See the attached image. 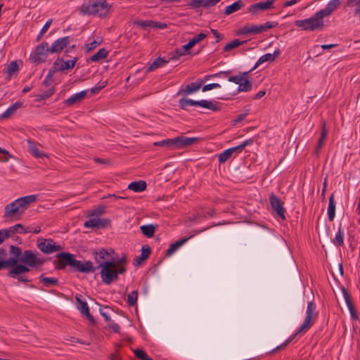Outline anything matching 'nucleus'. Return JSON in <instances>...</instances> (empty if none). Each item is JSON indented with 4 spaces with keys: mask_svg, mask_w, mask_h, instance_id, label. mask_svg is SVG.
<instances>
[{
    "mask_svg": "<svg viewBox=\"0 0 360 360\" xmlns=\"http://www.w3.org/2000/svg\"><path fill=\"white\" fill-rule=\"evenodd\" d=\"M245 43H246V41H240L238 39H236L231 42L225 45L223 48V51H229L234 48L238 47L239 46L244 44Z\"/></svg>",
    "mask_w": 360,
    "mask_h": 360,
    "instance_id": "37998d69",
    "label": "nucleus"
},
{
    "mask_svg": "<svg viewBox=\"0 0 360 360\" xmlns=\"http://www.w3.org/2000/svg\"><path fill=\"white\" fill-rule=\"evenodd\" d=\"M105 212V207L99 206L97 208L92 210L89 214L87 219L84 226L86 228H90L92 229H100L110 225V220L107 219H101L100 216Z\"/></svg>",
    "mask_w": 360,
    "mask_h": 360,
    "instance_id": "20e7f679",
    "label": "nucleus"
},
{
    "mask_svg": "<svg viewBox=\"0 0 360 360\" xmlns=\"http://www.w3.org/2000/svg\"><path fill=\"white\" fill-rule=\"evenodd\" d=\"M134 25L141 27V28L146 29L147 27H151L153 25L152 20H136L134 22Z\"/></svg>",
    "mask_w": 360,
    "mask_h": 360,
    "instance_id": "3c124183",
    "label": "nucleus"
},
{
    "mask_svg": "<svg viewBox=\"0 0 360 360\" xmlns=\"http://www.w3.org/2000/svg\"><path fill=\"white\" fill-rule=\"evenodd\" d=\"M239 91H249L252 89V82L247 79V76H245L243 82H240L238 84Z\"/></svg>",
    "mask_w": 360,
    "mask_h": 360,
    "instance_id": "a18cd8bd",
    "label": "nucleus"
},
{
    "mask_svg": "<svg viewBox=\"0 0 360 360\" xmlns=\"http://www.w3.org/2000/svg\"><path fill=\"white\" fill-rule=\"evenodd\" d=\"M219 0H203V7L209 8L216 5Z\"/></svg>",
    "mask_w": 360,
    "mask_h": 360,
    "instance_id": "0e129e2a",
    "label": "nucleus"
},
{
    "mask_svg": "<svg viewBox=\"0 0 360 360\" xmlns=\"http://www.w3.org/2000/svg\"><path fill=\"white\" fill-rule=\"evenodd\" d=\"M40 282L43 283L46 287L56 286L58 285V280L56 278L45 277L44 275L39 276Z\"/></svg>",
    "mask_w": 360,
    "mask_h": 360,
    "instance_id": "4c0bfd02",
    "label": "nucleus"
},
{
    "mask_svg": "<svg viewBox=\"0 0 360 360\" xmlns=\"http://www.w3.org/2000/svg\"><path fill=\"white\" fill-rule=\"evenodd\" d=\"M335 215V202L334 200V194L332 193L329 198L328 207V217L330 221H333Z\"/></svg>",
    "mask_w": 360,
    "mask_h": 360,
    "instance_id": "f704fd0d",
    "label": "nucleus"
},
{
    "mask_svg": "<svg viewBox=\"0 0 360 360\" xmlns=\"http://www.w3.org/2000/svg\"><path fill=\"white\" fill-rule=\"evenodd\" d=\"M342 0H331L330 1L324 8L319 11L323 18L330 16L335 11H336L340 6Z\"/></svg>",
    "mask_w": 360,
    "mask_h": 360,
    "instance_id": "a211bd4d",
    "label": "nucleus"
},
{
    "mask_svg": "<svg viewBox=\"0 0 360 360\" xmlns=\"http://www.w3.org/2000/svg\"><path fill=\"white\" fill-rule=\"evenodd\" d=\"M37 198L36 195H25L7 204L4 209L3 217L6 220L20 219Z\"/></svg>",
    "mask_w": 360,
    "mask_h": 360,
    "instance_id": "7ed1b4c3",
    "label": "nucleus"
},
{
    "mask_svg": "<svg viewBox=\"0 0 360 360\" xmlns=\"http://www.w3.org/2000/svg\"><path fill=\"white\" fill-rule=\"evenodd\" d=\"M44 260L37 258L36 255L30 250H25L22 253V250H20L19 262L20 264L25 265L27 267H35L41 266L44 263Z\"/></svg>",
    "mask_w": 360,
    "mask_h": 360,
    "instance_id": "1a4fd4ad",
    "label": "nucleus"
},
{
    "mask_svg": "<svg viewBox=\"0 0 360 360\" xmlns=\"http://www.w3.org/2000/svg\"><path fill=\"white\" fill-rule=\"evenodd\" d=\"M154 146L166 147L169 149H179L177 137L174 139H167L160 141L155 142Z\"/></svg>",
    "mask_w": 360,
    "mask_h": 360,
    "instance_id": "b1692460",
    "label": "nucleus"
},
{
    "mask_svg": "<svg viewBox=\"0 0 360 360\" xmlns=\"http://www.w3.org/2000/svg\"><path fill=\"white\" fill-rule=\"evenodd\" d=\"M75 300L77 304V308L80 312L84 315L86 319H88L92 324L95 323L94 319L90 314L87 303L82 301L78 295H76Z\"/></svg>",
    "mask_w": 360,
    "mask_h": 360,
    "instance_id": "f3484780",
    "label": "nucleus"
},
{
    "mask_svg": "<svg viewBox=\"0 0 360 360\" xmlns=\"http://www.w3.org/2000/svg\"><path fill=\"white\" fill-rule=\"evenodd\" d=\"M316 309V304L313 302H309L307 304V316L314 317V311Z\"/></svg>",
    "mask_w": 360,
    "mask_h": 360,
    "instance_id": "5fc2aeb1",
    "label": "nucleus"
},
{
    "mask_svg": "<svg viewBox=\"0 0 360 360\" xmlns=\"http://www.w3.org/2000/svg\"><path fill=\"white\" fill-rule=\"evenodd\" d=\"M22 249H0V270L9 269L7 276H14L30 271L29 267L19 264L20 250Z\"/></svg>",
    "mask_w": 360,
    "mask_h": 360,
    "instance_id": "f257e3e1",
    "label": "nucleus"
},
{
    "mask_svg": "<svg viewBox=\"0 0 360 360\" xmlns=\"http://www.w3.org/2000/svg\"><path fill=\"white\" fill-rule=\"evenodd\" d=\"M244 6H245V4L243 1L238 0V1H235L233 4H232L229 6H227L225 8L224 14L226 15H231V14L239 11L242 8H243Z\"/></svg>",
    "mask_w": 360,
    "mask_h": 360,
    "instance_id": "c756f323",
    "label": "nucleus"
},
{
    "mask_svg": "<svg viewBox=\"0 0 360 360\" xmlns=\"http://www.w3.org/2000/svg\"><path fill=\"white\" fill-rule=\"evenodd\" d=\"M248 111L249 110H247L245 112L241 113V114L237 115L236 118L233 121L234 123H238V122L243 121L245 118V117L248 115Z\"/></svg>",
    "mask_w": 360,
    "mask_h": 360,
    "instance_id": "774afa93",
    "label": "nucleus"
},
{
    "mask_svg": "<svg viewBox=\"0 0 360 360\" xmlns=\"http://www.w3.org/2000/svg\"><path fill=\"white\" fill-rule=\"evenodd\" d=\"M191 48L187 43L180 48L176 49L173 53H171L169 59L172 60H177L184 56L191 54Z\"/></svg>",
    "mask_w": 360,
    "mask_h": 360,
    "instance_id": "aec40b11",
    "label": "nucleus"
},
{
    "mask_svg": "<svg viewBox=\"0 0 360 360\" xmlns=\"http://www.w3.org/2000/svg\"><path fill=\"white\" fill-rule=\"evenodd\" d=\"M179 105L180 108L185 110H187V108L189 105L200 106L211 110L214 112H217L220 110V107L218 105V103L217 101L208 100L194 101L190 98H181L179 101Z\"/></svg>",
    "mask_w": 360,
    "mask_h": 360,
    "instance_id": "0eeeda50",
    "label": "nucleus"
},
{
    "mask_svg": "<svg viewBox=\"0 0 360 360\" xmlns=\"http://www.w3.org/2000/svg\"><path fill=\"white\" fill-rule=\"evenodd\" d=\"M27 233V229H25L22 224H17L8 229H4L0 230V245L6 239L11 238L13 243L9 245V248H18L17 246L22 244V239L16 233Z\"/></svg>",
    "mask_w": 360,
    "mask_h": 360,
    "instance_id": "39448f33",
    "label": "nucleus"
},
{
    "mask_svg": "<svg viewBox=\"0 0 360 360\" xmlns=\"http://www.w3.org/2000/svg\"><path fill=\"white\" fill-rule=\"evenodd\" d=\"M267 9H269V3H266L265 1H260L250 6L248 8V12L255 15L260 11H265Z\"/></svg>",
    "mask_w": 360,
    "mask_h": 360,
    "instance_id": "cd10ccee",
    "label": "nucleus"
},
{
    "mask_svg": "<svg viewBox=\"0 0 360 360\" xmlns=\"http://www.w3.org/2000/svg\"><path fill=\"white\" fill-rule=\"evenodd\" d=\"M250 72H252L251 70L248 72H240L238 75L235 76L229 77L228 81L239 84L240 82L243 81L245 76H248Z\"/></svg>",
    "mask_w": 360,
    "mask_h": 360,
    "instance_id": "58836bf2",
    "label": "nucleus"
},
{
    "mask_svg": "<svg viewBox=\"0 0 360 360\" xmlns=\"http://www.w3.org/2000/svg\"><path fill=\"white\" fill-rule=\"evenodd\" d=\"M142 233L147 237L154 235L155 227L153 224L143 225L140 227Z\"/></svg>",
    "mask_w": 360,
    "mask_h": 360,
    "instance_id": "ea45409f",
    "label": "nucleus"
},
{
    "mask_svg": "<svg viewBox=\"0 0 360 360\" xmlns=\"http://www.w3.org/2000/svg\"><path fill=\"white\" fill-rule=\"evenodd\" d=\"M253 142H254L253 139H250L245 140V141H243L242 143H240V145H238L237 146L241 153L245 149V148L246 146L252 145L253 143Z\"/></svg>",
    "mask_w": 360,
    "mask_h": 360,
    "instance_id": "13d9d810",
    "label": "nucleus"
},
{
    "mask_svg": "<svg viewBox=\"0 0 360 360\" xmlns=\"http://www.w3.org/2000/svg\"><path fill=\"white\" fill-rule=\"evenodd\" d=\"M328 131L326 129V125L325 121L322 122L321 125V136L319 139L317 146L315 149V154L316 156L319 155L320 150L322 148V147L324 145L325 140L327 137Z\"/></svg>",
    "mask_w": 360,
    "mask_h": 360,
    "instance_id": "a878e982",
    "label": "nucleus"
},
{
    "mask_svg": "<svg viewBox=\"0 0 360 360\" xmlns=\"http://www.w3.org/2000/svg\"><path fill=\"white\" fill-rule=\"evenodd\" d=\"M207 37V32H202L200 34L195 35L194 37L191 39L188 44L190 46L191 48L193 47L195 44L200 43L203 39H205Z\"/></svg>",
    "mask_w": 360,
    "mask_h": 360,
    "instance_id": "e433bc0d",
    "label": "nucleus"
},
{
    "mask_svg": "<svg viewBox=\"0 0 360 360\" xmlns=\"http://www.w3.org/2000/svg\"><path fill=\"white\" fill-rule=\"evenodd\" d=\"M323 18V16L318 11L309 18L295 20V25L306 31L322 30L324 27Z\"/></svg>",
    "mask_w": 360,
    "mask_h": 360,
    "instance_id": "423d86ee",
    "label": "nucleus"
},
{
    "mask_svg": "<svg viewBox=\"0 0 360 360\" xmlns=\"http://www.w3.org/2000/svg\"><path fill=\"white\" fill-rule=\"evenodd\" d=\"M56 257L58 259L53 262L56 270L64 269L67 266H69L72 271L90 273L95 270L91 261L82 262L77 260L75 256L70 253L60 252Z\"/></svg>",
    "mask_w": 360,
    "mask_h": 360,
    "instance_id": "f03ea898",
    "label": "nucleus"
},
{
    "mask_svg": "<svg viewBox=\"0 0 360 360\" xmlns=\"http://www.w3.org/2000/svg\"><path fill=\"white\" fill-rule=\"evenodd\" d=\"M56 72L57 71H54V68L53 67V68L49 71V73L46 76L45 79L43 82V84L46 86H50L52 82V77L53 76V74Z\"/></svg>",
    "mask_w": 360,
    "mask_h": 360,
    "instance_id": "603ef678",
    "label": "nucleus"
},
{
    "mask_svg": "<svg viewBox=\"0 0 360 360\" xmlns=\"http://www.w3.org/2000/svg\"><path fill=\"white\" fill-rule=\"evenodd\" d=\"M220 86H221L220 84H218V83L208 84L205 85L202 87V91L203 92H205V91H210V90L212 89L219 88Z\"/></svg>",
    "mask_w": 360,
    "mask_h": 360,
    "instance_id": "052dcab7",
    "label": "nucleus"
},
{
    "mask_svg": "<svg viewBox=\"0 0 360 360\" xmlns=\"http://www.w3.org/2000/svg\"><path fill=\"white\" fill-rule=\"evenodd\" d=\"M344 242V231L339 227L338 231L333 240V243L336 246H341Z\"/></svg>",
    "mask_w": 360,
    "mask_h": 360,
    "instance_id": "a19ab883",
    "label": "nucleus"
},
{
    "mask_svg": "<svg viewBox=\"0 0 360 360\" xmlns=\"http://www.w3.org/2000/svg\"><path fill=\"white\" fill-rule=\"evenodd\" d=\"M312 318L313 317L309 316H309H306L304 323H302V325L301 326L300 329L297 330V332L295 333V335H294L292 337H291L288 340H286L285 342L283 343L281 346L277 347L276 348V349H278L280 348L285 347L287 345H288L293 340V338H295V336L296 335H297L298 333H302V332H305L309 328H310L311 326L313 325Z\"/></svg>",
    "mask_w": 360,
    "mask_h": 360,
    "instance_id": "dca6fc26",
    "label": "nucleus"
},
{
    "mask_svg": "<svg viewBox=\"0 0 360 360\" xmlns=\"http://www.w3.org/2000/svg\"><path fill=\"white\" fill-rule=\"evenodd\" d=\"M192 236L184 237L169 245L168 248H180L184 245Z\"/></svg>",
    "mask_w": 360,
    "mask_h": 360,
    "instance_id": "8fccbe9b",
    "label": "nucleus"
},
{
    "mask_svg": "<svg viewBox=\"0 0 360 360\" xmlns=\"http://www.w3.org/2000/svg\"><path fill=\"white\" fill-rule=\"evenodd\" d=\"M53 93H54V89L51 88V89H48L47 91H45L43 93H41L39 95V97L41 98V99H46V98H49L50 96H51L53 94Z\"/></svg>",
    "mask_w": 360,
    "mask_h": 360,
    "instance_id": "bf43d9fd",
    "label": "nucleus"
},
{
    "mask_svg": "<svg viewBox=\"0 0 360 360\" xmlns=\"http://www.w3.org/2000/svg\"><path fill=\"white\" fill-rule=\"evenodd\" d=\"M281 53V51L279 50H276L273 53H266L263 56H262L257 61V63H255V65H254V67L251 69V70H254L255 69H256L257 67H259V65H260L261 64L265 63V62H267V61H274L275 60V58L276 57H278Z\"/></svg>",
    "mask_w": 360,
    "mask_h": 360,
    "instance_id": "4be33fe9",
    "label": "nucleus"
},
{
    "mask_svg": "<svg viewBox=\"0 0 360 360\" xmlns=\"http://www.w3.org/2000/svg\"><path fill=\"white\" fill-rule=\"evenodd\" d=\"M37 248H61V246L56 245L52 239L39 238L37 240Z\"/></svg>",
    "mask_w": 360,
    "mask_h": 360,
    "instance_id": "c9c22d12",
    "label": "nucleus"
},
{
    "mask_svg": "<svg viewBox=\"0 0 360 360\" xmlns=\"http://www.w3.org/2000/svg\"><path fill=\"white\" fill-rule=\"evenodd\" d=\"M151 253V249H141V254L136 256L133 261V264L136 266H139L143 262L148 258Z\"/></svg>",
    "mask_w": 360,
    "mask_h": 360,
    "instance_id": "2f4dec72",
    "label": "nucleus"
},
{
    "mask_svg": "<svg viewBox=\"0 0 360 360\" xmlns=\"http://www.w3.org/2000/svg\"><path fill=\"white\" fill-rule=\"evenodd\" d=\"M24 273H20L16 276H10L11 278H16L18 281L22 282V283H29L30 282V280L28 279V278L25 276H23Z\"/></svg>",
    "mask_w": 360,
    "mask_h": 360,
    "instance_id": "680f3d73",
    "label": "nucleus"
},
{
    "mask_svg": "<svg viewBox=\"0 0 360 360\" xmlns=\"http://www.w3.org/2000/svg\"><path fill=\"white\" fill-rule=\"evenodd\" d=\"M138 299V291L134 290L127 296V303L129 306H134L136 304Z\"/></svg>",
    "mask_w": 360,
    "mask_h": 360,
    "instance_id": "de8ad7c7",
    "label": "nucleus"
},
{
    "mask_svg": "<svg viewBox=\"0 0 360 360\" xmlns=\"http://www.w3.org/2000/svg\"><path fill=\"white\" fill-rule=\"evenodd\" d=\"M27 147L30 153L34 157L40 158L46 156L45 153L38 148L37 143L30 139L27 140Z\"/></svg>",
    "mask_w": 360,
    "mask_h": 360,
    "instance_id": "c85d7f7f",
    "label": "nucleus"
},
{
    "mask_svg": "<svg viewBox=\"0 0 360 360\" xmlns=\"http://www.w3.org/2000/svg\"><path fill=\"white\" fill-rule=\"evenodd\" d=\"M23 103L20 101H17L11 106H10L4 113L0 116L1 119H7L13 115L18 109L22 108Z\"/></svg>",
    "mask_w": 360,
    "mask_h": 360,
    "instance_id": "7c9ffc66",
    "label": "nucleus"
},
{
    "mask_svg": "<svg viewBox=\"0 0 360 360\" xmlns=\"http://www.w3.org/2000/svg\"><path fill=\"white\" fill-rule=\"evenodd\" d=\"M187 5L191 8L197 9L203 7V0H191Z\"/></svg>",
    "mask_w": 360,
    "mask_h": 360,
    "instance_id": "864d4df0",
    "label": "nucleus"
},
{
    "mask_svg": "<svg viewBox=\"0 0 360 360\" xmlns=\"http://www.w3.org/2000/svg\"><path fill=\"white\" fill-rule=\"evenodd\" d=\"M269 202L272 210L276 212L277 217L285 220V209L283 206V202L274 194L270 195Z\"/></svg>",
    "mask_w": 360,
    "mask_h": 360,
    "instance_id": "9b49d317",
    "label": "nucleus"
},
{
    "mask_svg": "<svg viewBox=\"0 0 360 360\" xmlns=\"http://www.w3.org/2000/svg\"><path fill=\"white\" fill-rule=\"evenodd\" d=\"M341 290H342V294L344 295L345 302H348L349 300H352L351 295L349 294L348 290L346 288L342 287L341 288Z\"/></svg>",
    "mask_w": 360,
    "mask_h": 360,
    "instance_id": "338daca9",
    "label": "nucleus"
},
{
    "mask_svg": "<svg viewBox=\"0 0 360 360\" xmlns=\"http://www.w3.org/2000/svg\"><path fill=\"white\" fill-rule=\"evenodd\" d=\"M146 183L144 181H133L128 185V188L134 192H142L146 189Z\"/></svg>",
    "mask_w": 360,
    "mask_h": 360,
    "instance_id": "72a5a7b5",
    "label": "nucleus"
},
{
    "mask_svg": "<svg viewBox=\"0 0 360 360\" xmlns=\"http://www.w3.org/2000/svg\"><path fill=\"white\" fill-rule=\"evenodd\" d=\"M77 61V58H75L72 60H69L67 61H64L63 59L58 58L54 63H53V68L54 71L57 72H63L66 70L72 69L76 62Z\"/></svg>",
    "mask_w": 360,
    "mask_h": 360,
    "instance_id": "f8f14e48",
    "label": "nucleus"
},
{
    "mask_svg": "<svg viewBox=\"0 0 360 360\" xmlns=\"http://www.w3.org/2000/svg\"><path fill=\"white\" fill-rule=\"evenodd\" d=\"M177 139L179 149L195 144L200 140V139L198 137L190 138L184 136H177Z\"/></svg>",
    "mask_w": 360,
    "mask_h": 360,
    "instance_id": "5701e85b",
    "label": "nucleus"
},
{
    "mask_svg": "<svg viewBox=\"0 0 360 360\" xmlns=\"http://www.w3.org/2000/svg\"><path fill=\"white\" fill-rule=\"evenodd\" d=\"M108 309H110L108 306L100 309L101 314L105 318V321H110V319L109 313L106 311Z\"/></svg>",
    "mask_w": 360,
    "mask_h": 360,
    "instance_id": "e2e57ef3",
    "label": "nucleus"
},
{
    "mask_svg": "<svg viewBox=\"0 0 360 360\" xmlns=\"http://www.w3.org/2000/svg\"><path fill=\"white\" fill-rule=\"evenodd\" d=\"M240 153V151L238 146L231 147L228 148L219 154L218 160L219 163H224L226 160H228L231 156Z\"/></svg>",
    "mask_w": 360,
    "mask_h": 360,
    "instance_id": "412c9836",
    "label": "nucleus"
},
{
    "mask_svg": "<svg viewBox=\"0 0 360 360\" xmlns=\"http://www.w3.org/2000/svg\"><path fill=\"white\" fill-rule=\"evenodd\" d=\"M230 73H231L230 70L219 72L216 74H213V77H217V78H227V77L229 78Z\"/></svg>",
    "mask_w": 360,
    "mask_h": 360,
    "instance_id": "69168bd1",
    "label": "nucleus"
},
{
    "mask_svg": "<svg viewBox=\"0 0 360 360\" xmlns=\"http://www.w3.org/2000/svg\"><path fill=\"white\" fill-rule=\"evenodd\" d=\"M105 266L103 267L101 274L103 281L110 284L112 281V260L103 262Z\"/></svg>",
    "mask_w": 360,
    "mask_h": 360,
    "instance_id": "2eb2a0df",
    "label": "nucleus"
},
{
    "mask_svg": "<svg viewBox=\"0 0 360 360\" xmlns=\"http://www.w3.org/2000/svg\"><path fill=\"white\" fill-rule=\"evenodd\" d=\"M127 257L122 255L121 258L114 257V281L117 280L118 274H124L126 271Z\"/></svg>",
    "mask_w": 360,
    "mask_h": 360,
    "instance_id": "ddd939ff",
    "label": "nucleus"
},
{
    "mask_svg": "<svg viewBox=\"0 0 360 360\" xmlns=\"http://www.w3.org/2000/svg\"><path fill=\"white\" fill-rule=\"evenodd\" d=\"M0 153H2L3 155H4V156L1 158H0V161L1 162H7L11 158H12V155L9 153V152L6 150V149H4L0 147Z\"/></svg>",
    "mask_w": 360,
    "mask_h": 360,
    "instance_id": "6e6d98bb",
    "label": "nucleus"
},
{
    "mask_svg": "<svg viewBox=\"0 0 360 360\" xmlns=\"http://www.w3.org/2000/svg\"><path fill=\"white\" fill-rule=\"evenodd\" d=\"M169 60H166L160 56L155 59V60L147 68L146 72H152L156 69L165 66L168 63Z\"/></svg>",
    "mask_w": 360,
    "mask_h": 360,
    "instance_id": "473e14b6",
    "label": "nucleus"
},
{
    "mask_svg": "<svg viewBox=\"0 0 360 360\" xmlns=\"http://www.w3.org/2000/svg\"><path fill=\"white\" fill-rule=\"evenodd\" d=\"M278 25V22H265L264 24L263 25H261V26L262 27V32H266L267 30L269 29H271L273 27H275Z\"/></svg>",
    "mask_w": 360,
    "mask_h": 360,
    "instance_id": "4d7b16f0",
    "label": "nucleus"
},
{
    "mask_svg": "<svg viewBox=\"0 0 360 360\" xmlns=\"http://www.w3.org/2000/svg\"><path fill=\"white\" fill-rule=\"evenodd\" d=\"M70 43L69 37H64L55 40L51 47L49 53H55L61 52Z\"/></svg>",
    "mask_w": 360,
    "mask_h": 360,
    "instance_id": "4468645a",
    "label": "nucleus"
},
{
    "mask_svg": "<svg viewBox=\"0 0 360 360\" xmlns=\"http://www.w3.org/2000/svg\"><path fill=\"white\" fill-rule=\"evenodd\" d=\"M48 53H49V44L42 42L35 48L34 52L30 54V60L34 63H41L46 60Z\"/></svg>",
    "mask_w": 360,
    "mask_h": 360,
    "instance_id": "9d476101",
    "label": "nucleus"
},
{
    "mask_svg": "<svg viewBox=\"0 0 360 360\" xmlns=\"http://www.w3.org/2000/svg\"><path fill=\"white\" fill-rule=\"evenodd\" d=\"M87 91V90H84L73 94L69 98L66 99L64 101V103L68 106H72L74 104L80 102L81 101L84 99V98L86 96Z\"/></svg>",
    "mask_w": 360,
    "mask_h": 360,
    "instance_id": "393cba45",
    "label": "nucleus"
},
{
    "mask_svg": "<svg viewBox=\"0 0 360 360\" xmlns=\"http://www.w3.org/2000/svg\"><path fill=\"white\" fill-rule=\"evenodd\" d=\"M346 6L351 8L354 7V13L360 18V0H347Z\"/></svg>",
    "mask_w": 360,
    "mask_h": 360,
    "instance_id": "c03bdc74",
    "label": "nucleus"
},
{
    "mask_svg": "<svg viewBox=\"0 0 360 360\" xmlns=\"http://www.w3.org/2000/svg\"><path fill=\"white\" fill-rule=\"evenodd\" d=\"M108 55V51L105 49H101L99 51L90 57L91 62H98L105 58Z\"/></svg>",
    "mask_w": 360,
    "mask_h": 360,
    "instance_id": "79ce46f5",
    "label": "nucleus"
},
{
    "mask_svg": "<svg viewBox=\"0 0 360 360\" xmlns=\"http://www.w3.org/2000/svg\"><path fill=\"white\" fill-rule=\"evenodd\" d=\"M105 1L98 0H89L88 2L83 4L79 9L81 13L84 15H95L102 14V11L105 9Z\"/></svg>",
    "mask_w": 360,
    "mask_h": 360,
    "instance_id": "6e6552de",
    "label": "nucleus"
},
{
    "mask_svg": "<svg viewBox=\"0 0 360 360\" xmlns=\"http://www.w3.org/2000/svg\"><path fill=\"white\" fill-rule=\"evenodd\" d=\"M18 65L16 61L11 62L6 70V73L9 75H11L13 72H18Z\"/></svg>",
    "mask_w": 360,
    "mask_h": 360,
    "instance_id": "09e8293b",
    "label": "nucleus"
},
{
    "mask_svg": "<svg viewBox=\"0 0 360 360\" xmlns=\"http://www.w3.org/2000/svg\"><path fill=\"white\" fill-rule=\"evenodd\" d=\"M261 25H246L237 32L238 34H257L262 33Z\"/></svg>",
    "mask_w": 360,
    "mask_h": 360,
    "instance_id": "6ab92c4d",
    "label": "nucleus"
},
{
    "mask_svg": "<svg viewBox=\"0 0 360 360\" xmlns=\"http://www.w3.org/2000/svg\"><path fill=\"white\" fill-rule=\"evenodd\" d=\"M134 354L139 360H153L152 358L149 357L146 352L143 349H134Z\"/></svg>",
    "mask_w": 360,
    "mask_h": 360,
    "instance_id": "49530a36",
    "label": "nucleus"
},
{
    "mask_svg": "<svg viewBox=\"0 0 360 360\" xmlns=\"http://www.w3.org/2000/svg\"><path fill=\"white\" fill-rule=\"evenodd\" d=\"M202 86V82H191L189 84L186 85L185 89L179 91L178 94H183L184 96H187L198 91Z\"/></svg>",
    "mask_w": 360,
    "mask_h": 360,
    "instance_id": "bb28decb",
    "label": "nucleus"
}]
</instances>
